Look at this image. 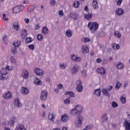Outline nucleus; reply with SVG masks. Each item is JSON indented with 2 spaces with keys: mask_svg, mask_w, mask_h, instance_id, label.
<instances>
[{
  "mask_svg": "<svg viewBox=\"0 0 130 130\" xmlns=\"http://www.w3.org/2000/svg\"><path fill=\"white\" fill-rule=\"evenodd\" d=\"M65 95H70V97H75V94L73 91H67L65 92Z\"/></svg>",
  "mask_w": 130,
  "mask_h": 130,
  "instance_id": "7c9ffc66",
  "label": "nucleus"
},
{
  "mask_svg": "<svg viewBox=\"0 0 130 130\" xmlns=\"http://www.w3.org/2000/svg\"><path fill=\"white\" fill-rule=\"evenodd\" d=\"M123 125L125 130H130V120H125L123 122Z\"/></svg>",
  "mask_w": 130,
  "mask_h": 130,
  "instance_id": "1a4fd4ad",
  "label": "nucleus"
},
{
  "mask_svg": "<svg viewBox=\"0 0 130 130\" xmlns=\"http://www.w3.org/2000/svg\"><path fill=\"white\" fill-rule=\"evenodd\" d=\"M82 82H81V80H78L76 82V85H77V87L76 88V89L78 92H82L83 91V84H82Z\"/></svg>",
  "mask_w": 130,
  "mask_h": 130,
  "instance_id": "39448f33",
  "label": "nucleus"
},
{
  "mask_svg": "<svg viewBox=\"0 0 130 130\" xmlns=\"http://www.w3.org/2000/svg\"><path fill=\"white\" fill-rule=\"evenodd\" d=\"M79 70L78 69V68H77V67H73L72 68V73L73 75H75V74H77V73H78Z\"/></svg>",
  "mask_w": 130,
  "mask_h": 130,
  "instance_id": "cd10ccee",
  "label": "nucleus"
},
{
  "mask_svg": "<svg viewBox=\"0 0 130 130\" xmlns=\"http://www.w3.org/2000/svg\"><path fill=\"white\" fill-rule=\"evenodd\" d=\"M7 70L8 71H11L12 70V68H10V66H7L6 68H3L1 70V74L2 75V78L4 79L5 80L8 79V71H7Z\"/></svg>",
  "mask_w": 130,
  "mask_h": 130,
  "instance_id": "f03ea898",
  "label": "nucleus"
},
{
  "mask_svg": "<svg viewBox=\"0 0 130 130\" xmlns=\"http://www.w3.org/2000/svg\"><path fill=\"white\" fill-rule=\"evenodd\" d=\"M33 41V39L31 37L27 38L25 39V43L28 44V43H31Z\"/></svg>",
  "mask_w": 130,
  "mask_h": 130,
  "instance_id": "c9c22d12",
  "label": "nucleus"
},
{
  "mask_svg": "<svg viewBox=\"0 0 130 130\" xmlns=\"http://www.w3.org/2000/svg\"><path fill=\"white\" fill-rule=\"evenodd\" d=\"M39 28H40L39 24H36L35 26V30H38Z\"/></svg>",
  "mask_w": 130,
  "mask_h": 130,
  "instance_id": "69168bd1",
  "label": "nucleus"
},
{
  "mask_svg": "<svg viewBox=\"0 0 130 130\" xmlns=\"http://www.w3.org/2000/svg\"><path fill=\"white\" fill-rule=\"evenodd\" d=\"M116 67L118 70H121L123 69V64L121 62H119L116 65Z\"/></svg>",
  "mask_w": 130,
  "mask_h": 130,
  "instance_id": "5701e85b",
  "label": "nucleus"
},
{
  "mask_svg": "<svg viewBox=\"0 0 130 130\" xmlns=\"http://www.w3.org/2000/svg\"><path fill=\"white\" fill-rule=\"evenodd\" d=\"M15 120H16V118L15 117H12V119L10 120L8 123H10L12 125L15 124Z\"/></svg>",
  "mask_w": 130,
  "mask_h": 130,
  "instance_id": "72a5a7b5",
  "label": "nucleus"
},
{
  "mask_svg": "<svg viewBox=\"0 0 130 130\" xmlns=\"http://www.w3.org/2000/svg\"><path fill=\"white\" fill-rule=\"evenodd\" d=\"M28 48L31 50H34V44H31L28 46Z\"/></svg>",
  "mask_w": 130,
  "mask_h": 130,
  "instance_id": "864d4df0",
  "label": "nucleus"
},
{
  "mask_svg": "<svg viewBox=\"0 0 130 130\" xmlns=\"http://www.w3.org/2000/svg\"><path fill=\"white\" fill-rule=\"evenodd\" d=\"M82 76L83 78H86L87 74H86V71L83 70L81 72Z\"/></svg>",
  "mask_w": 130,
  "mask_h": 130,
  "instance_id": "09e8293b",
  "label": "nucleus"
},
{
  "mask_svg": "<svg viewBox=\"0 0 130 130\" xmlns=\"http://www.w3.org/2000/svg\"><path fill=\"white\" fill-rule=\"evenodd\" d=\"M20 44H21V41H17V42L13 43V45L15 48H17L20 46Z\"/></svg>",
  "mask_w": 130,
  "mask_h": 130,
  "instance_id": "c756f323",
  "label": "nucleus"
},
{
  "mask_svg": "<svg viewBox=\"0 0 130 130\" xmlns=\"http://www.w3.org/2000/svg\"><path fill=\"white\" fill-rule=\"evenodd\" d=\"M70 18L73 19V20H76L78 19V15L76 13H70V15L69 16Z\"/></svg>",
  "mask_w": 130,
  "mask_h": 130,
  "instance_id": "dca6fc26",
  "label": "nucleus"
},
{
  "mask_svg": "<svg viewBox=\"0 0 130 130\" xmlns=\"http://www.w3.org/2000/svg\"><path fill=\"white\" fill-rule=\"evenodd\" d=\"M73 6L74 8H78L79 6H80V2H79V1L74 2Z\"/></svg>",
  "mask_w": 130,
  "mask_h": 130,
  "instance_id": "a19ab883",
  "label": "nucleus"
},
{
  "mask_svg": "<svg viewBox=\"0 0 130 130\" xmlns=\"http://www.w3.org/2000/svg\"><path fill=\"white\" fill-rule=\"evenodd\" d=\"M3 20L4 21H7V22H8V21H9V18H6V14H3Z\"/></svg>",
  "mask_w": 130,
  "mask_h": 130,
  "instance_id": "4d7b16f0",
  "label": "nucleus"
},
{
  "mask_svg": "<svg viewBox=\"0 0 130 130\" xmlns=\"http://www.w3.org/2000/svg\"><path fill=\"white\" fill-rule=\"evenodd\" d=\"M62 130H68V127L67 126H63Z\"/></svg>",
  "mask_w": 130,
  "mask_h": 130,
  "instance_id": "774afa93",
  "label": "nucleus"
},
{
  "mask_svg": "<svg viewBox=\"0 0 130 130\" xmlns=\"http://www.w3.org/2000/svg\"><path fill=\"white\" fill-rule=\"evenodd\" d=\"M64 101L65 104H70V103H71V100L70 99V98H67Z\"/></svg>",
  "mask_w": 130,
  "mask_h": 130,
  "instance_id": "de8ad7c7",
  "label": "nucleus"
},
{
  "mask_svg": "<svg viewBox=\"0 0 130 130\" xmlns=\"http://www.w3.org/2000/svg\"><path fill=\"white\" fill-rule=\"evenodd\" d=\"M22 77L24 79H28V76H29V73L27 70H24L22 73Z\"/></svg>",
  "mask_w": 130,
  "mask_h": 130,
  "instance_id": "2eb2a0df",
  "label": "nucleus"
},
{
  "mask_svg": "<svg viewBox=\"0 0 130 130\" xmlns=\"http://www.w3.org/2000/svg\"><path fill=\"white\" fill-rule=\"evenodd\" d=\"M101 120L102 122H106L107 120H108V118H107V114L103 115Z\"/></svg>",
  "mask_w": 130,
  "mask_h": 130,
  "instance_id": "4be33fe9",
  "label": "nucleus"
},
{
  "mask_svg": "<svg viewBox=\"0 0 130 130\" xmlns=\"http://www.w3.org/2000/svg\"><path fill=\"white\" fill-rule=\"evenodd\" d=\"M102 92L105 96H107L108 97H110V93L108 92V90L105 88H103Z\"/></svg>",
  "mask_w": 130,
  "mask_h": 130,
  "instance_id": "a211bd4d",
  "label": "nucleus"
},
{
  "mask_svg": "<svg viewBox=\"0 0 130 130\" xmlns=\"http://www.w3.org/2000/svg\"><path fill=\"white\" fill-rule=\"evenodd\" d=\"M81 50L83 53H84V54H86L87 52H89V48L86 46H83L82 47Z\"/></svg>",
  "mask_w": 130,
  "mask_h": 130,
  "instance_id": "412c9836",
  "label": "nucleus"
},
{
  "mask_svg": "<svg viewBox=\"0 0 130 130\" xmlns=\"http://www.w3.org/2000/svg\"><path fill=\"white\" fill-rule=\"evenodd\" d=\"M120 86H121V83L119 82V81H117L116 84L115 89L116 90H119V88H120Z\"/></svg>",
  "mask_w": 130,
  "mask_h": 130,
  "instance_id": "e433bc0d",
  "label": "nucleus"
},
{
  "mask_svg": "<svg viewBox=\"0 0 130 130\" xmlns=\"http://www.w3.org/2000/svg\"><path fill=\"white\" fill-rule=\"evenodd\" d=\"M112 106L113 108H115V107H118V105L117 104V103H116V102H112Z\"/></svg>",
  "mask_w": 130,
  "mask_h": 130,
  "instance_id": "a18cd8bd",
  "label": "nucleus"
},
{
  "mask_svg": "<svg viewBox=\"0 0 130 130\" xmlns=\"http://www.w3.org/2000/svg\"><path fill=\"white\" fill-rule=\"evenodd\" d=\"M13 104L16 107H22V103H21L20 100L18 98L15 99Z\"/></svg>",
  "mask_w": 130,
  "mask_h": 130,
  "instance_id": "423d86ee",
  "label": "nucleus"
},
{
  "mask_svg": "<svg viewBox=\"0 0 130 130\" xmlns=\"http://www.w3.org/2000/svg\"><path fill=\"white\" fill-rule=\"evenodd\" d=\"M34 83L36 84V85H38V86H40L41 85V82H40V79L39 78H37L36 80L34 81Z\"/></svg>",
  "mask_w": 130,
  "mask_h": 130,
  "instance_id": "79ce46f5",
  "label": "nucleus"
},
{
  "mask_svg": "<svg viewBox=\"0 0 130 130\" xmlns=\"http://www.w3.org/2000/svg\"><path fill=\"white\" fill-rule=\"evenodd\" d=\"M117 5L118 6H120L121 5V3L122 2V0H117Z\"/></svg>",
  "mask_w": 130,
  "mask_h": 130,
  "instance_id": "13d9d810",
  "label": "nucleus"
},
{
  "mask_svg": "<svg viewBox=\"0 0 130 130\" xmlns=\"http://www.w3.org/2000/svg\"><path fill=\"white\" fill-rule=\"evenodd\" d=\"M92 17V14L91 13H88L87 14H84V18L86 19V20H91Z\"/></svg>",
  "mask_w": 130,
  "mask_h": 130,
  "instance_id": "393cba45",
  "label": "nucleus"
},
{
  "mask_svg": "<svg viewBox=\"0 0 130 130\" xmlns=\"http://www.w3.org/2000/svg\"><path fill=\"white\" fill-rule=\"evenodd\" d=\"M101 61H102V60H101V58H98L96 59V62H101Z\"/></svg>",
  "mask_w": 130,
  "mask_h": 130,
  "instance_id": "338daca9",
  "label": "nucleus"
},
{
  "mask_svg": "<svg viewBox=\"0 0 130 130\" xmlns=\"http://www.w3.org/2000/svg\"><path fill=\"white\" fill-rule=\"evenodd\" d=\"M37 38L39 41H42L43 40V36L41 34L38 35Z\"/></svg>",
  "mask_w": 130,
  "mask_h": 130,
  "instance_id": "4c0bfd02",
  "label": "nucleus"
},
{
  "mask_svg": "<svg viewBox=\"0 0 130 130\" xmlns=\"http://www.w3.org/2000/svg\"><path fill=\"white\" fill-rule=\"evenodd\" d=\"M71 59L74 60V61H80L81 60V58L78 57H76L75 55H72L71 56Z\"/></svg>",
  "mask_w": 130,
  "mask_h": 130,
  "instance_id": "b1692460",
  "label": "nucleus"
},
{
  "mask_svg": "<svg viewBox=\"0 0 130 130\" xmlns=\"http://www.w3.org/2000/svg\"><path fill=\"white\" fill-rule=\"evenodd\" d=\"M60 68L62 70H65L66 68H67V65L64 63L60 64Z\"/></svg>",
  "mask_w": 130,
  "mask_h": 130,
  "instance_id": "49530a36",
  "label": "nucleus"
},
{
  "mask_svg": "<svg viewBox=\"0 0 130 130\" xmlns=\"http://www.w3.org/2000/svg\"><path fill=\"white\" fill-rule=\"evenodd\" d=\"M47 96H48V92H47L46 90H43L41 93L40 99L41 101H45L47 98Z\"/></svg>",
  "mask_w": 130,
  "mask_h": 130,
  "instance_id": "20e7f679",
  "label": "nucleus"
},
{
  "mask_svg": "<svg viewBox=\"0 0 130 130\" xmlns=\"http://www.w3.org/2000/svg\"><path fill=\"white\" fill-rule=\"evenodd\" d=\"M88 28H89V30L91 32H93V31H96L98 28H99V25L96 22H89L88 23Z\"/></svg>",
  "mask_w": 130,
  "mask_h": 130,
  "instance_id": "7ed1b4c3",
  "label": "nucleus"
},
{
  "mask_svg": "<svg viewBox=\"0 0 130 130\" xmlns=\"http://www.w3.org/2000/svg\"><path fill=\"white\" fill-rule=\"evenodd\" d=\"M24 33H25V35H23L21 34L22 39H23V40H24V39H26V38L27 37V35H28V34H26L25 32Z\"/></svg>",
  "mask_w": 130,
  "mask_h": 130,
  "instance_id": "8fccbe9b",
  "label": "nucleus"
},
{
  "mask_svg": "<svg viewBox=\"0 0 130 130\" xmlns=\"http://www.w3.org/2000/svg\"><path fill=\"white\" fill-rule=\"evenodd\" d=\"M28 12H32V11H34V8H33V6L29 7L27 9Z\"/></svg>",
  "mask_w": 130,
  "mask_h": 130,
  "instance_id": "3c124183",
  "label": "nucleus"
},
{
  "mask_svg": "<svg viewBox=\"0 0 130 130\" xmlns=\"http://www.w3.org/2000/svg\"><path fill=\"white\" fill-rule=\"evenodd\" d=\"M25 34H28V32H27V30L23 29L22 32L21 33V34H22L23 35H25Z\"/></svg>",
  "mask_w": 130,
  "mask_h": 130,
  "instance_id": "bf43d9fd",
  "label": "nucleus"
},
{
  "mask_svg": "<svg viewBox=\"0 0 130 130\" xmlns=\"http://www.w3.org/2000/svg\"><path fill=\"white\" fill-rule=\"evenodd\" d=\"M13 28L16 30V31H19V30H20V25H19V22L18 21L14 22Z\"/></svg>",
  "mask_w": 130,
  "mask_h": 130,
  "instance_id": "ddd939ff",
  "label": "nucleus"
},
{
  "mask_svg": "<svg viewBox=\"0 0 130 130\" xmlns=\"http://www.w3.org/2000/svg\"><path fill=\"white\" fill-rule=\"evenodd\" d=\"M115 13L118 16H121V15H123V14H124V11H123V9L119 8L116 10Z\"/></svg>",
  "mask_w": 130,
  "mask_h": 130,
  "instance_id": "9d476101",
  "label": "nucleus"
},
{
  "mask_svg": "<svg viewBox=\"0 0 130 130\" xmlns=\"http://www.w3.org/2000/svg\"><path fill=\"white\" fill-rule=\"evenodd\" d=\"M82 112V107L79 105H77L70 112L71 115H73V116L78 115L75 122V124L76 127L82 126V122L84 121L83 117L80 115Z\"/></svg>",
  "mask_w": 130,
  "mask_h": 130,
  "instance_id": "f257e3e1",
  "label": "nucleus"
},
{
  "mask_svg": "<svg viewBox=\"0 0 130 130\" xmlns=\"http://www.w3.org/2000/svg\"><path fill=\"white\" fill-rule=\"evenodd\" d=\"M58 15L59 17H63V11L62 10L59 11Z\"/></svg>",
  "mask_w": 130,
  "mask_h": 130,
  "instance_id": "603ef678",
  "label": "nucleus"
},
{
  "mask_svg": "<svg viewBox=\"0 0 130 130\" xmlns=\"http://www.w3.org/2000/svg\"><path fill=\"white\" fill-rule=\"evenodd\" d=\"M115 46H116V48L117 50L119 49V48H120V47L119 46V45H118V44L116 45V44H113V48L114 49H115Z\"/></svg>",
  "mask_w": 130,
  "mask_h": 130,
  "instance_id": "c03bdc74",
  "label": "nucleus"
},
{
  "mask_svg": "<svg viewBox=\"0 0 130 130\" xmlns=\"http://www.w3.org/2000/svg\"><path fill=\"white\" fill-rule=\"evenodd\" d=\"M15 130H26V128L24 127V125L18 124L15 128Z\"/></svg>",
  "mask_w": 130,
  "mask_h": 130,
  "instance_id": "aec40b11",
  "label": "nucleus"
},
{
  "mask_svg": "<svg viewBox=\"0 0 130 130\" xmlns=\"http://www.w3.org/2000/svg\"><path fill=\"white\" fill-rule=\"evenodd\" d=\"M11 51L12 52V53L13 54H14V55H16V53L18 52V50H17V48L15 47L14 48H12Z\"/></svg>",
  "mask_w": 130,
  "mask_h": 130,
  "instance_id": "58836bf2",
  "label": "nucleus"
},
{
  "mask_svg": "<svg viewBox=\"0 0 130 130\" xmlns=\"http://www.w3.org/2000/svg\"><path fill=\"white\" fill-rule=\"evenodd\" d=\"M20 91L23 95H28L29 94V89L26 86L22 87Z\"/></svg>",
  "mask_w": 130,
  "mask_h": 130,
  "instance_id": "0eeeda50",
  "label": "nucleus"
},
{
  "mask_svg": "<svg viewBox=\"0 0 130 130\" xmlns=\"http://www.w3.org/2000/svg\"><path fill=\"white\" fill-rule=\"evenodd\" d=\"M66 35L68 37H72V36H73L72 30H71V29L67 30L66 32Z\"/></svg>",
  "mask_w": 130,
  "mask_h": 130,
  "instance_id": "c85d7f7f",
  "label": "nucleus"
},
{
  "mask_svg": "<svg viewBox=\"0 0 130 130\" xmlns=\"http://www.w3.org/2000/svg\"><path fill=\"white\" fill-rule=\"evenodd\" d=\"M102 92L105 96H107L108 97H110V93L108 92V90L105 88H103Z\"/></svg>",
  "mask_w": 130,
  "mask_h": 130,
  "instance_id": "f3484780",
  "label": "nucleus"
},
{
  "mask_svg": "<svg viewBox=\"0 0 130 130\" xmlns=\"http://www.w3.org/2000/svg\"><path fill=\"white\" fill-rule=\"evenodd\" d=\"M50 5H52V6H55V4H56V2H55L54 0H51L50 2Z\"/></svg>",
  "mask_w": 130,
  "mask_h": 130,
  "instance_id": "6e6d98bb",
  "label": "nucleus"
},
{
  "mask_svg": "<svg viewBox=\"0 0 130 130\" xmlns=\"http://www.w3.org/2000/svg\"><path fill=\"white\" fill-rule=\"evenodd\" d=\"M48 28L46 26H44L42 29V33L45 35H47L48 34Z\"/></svg>",
  "mask_w": 130,
  "mask_h": 130,
  "instance_id": "6ab92c4d",
  "label": "nucleus"
},
{
  "mask_svg": "<svg viewBox=\"0 0 130 130\" xmlns=\"http://www.w3.org/2000/svg\"><path fill=\"white\" fill-rule=\"evenodd\" d=\"M12 12L14 14H17L18 13H20V10H19V8H18V6H16L13 8Z\"/></svg>",
  "mask_w": 130,
  "mask_h": 130,
  "instance_id": "bb28decb",
  "label": "nucleus"
},
{
  "mask_svg": "<svg viewBox=\"0 0 130 130\" xmlns=\"http://www.w3.org/2000/svg\"><path fill=\"white\" fill-rule=\"evenodd\" d=\"M62 87H63V86L62 85V84H59L58 85V88H59V89L60 90H61V89H62Z\"/></svg>",
  "mask_w": 130,
  "mask_h": 130,
  "instance_id": "e2e57ef3",
  "label": "nucleus"
},
{
  "mask_svg": "<svg viewBox=\"0 0 130 130\" xmlns=\"http://www.w3.org/2000/svg\"><path fill=\"white\" fill-rule=\"evenodd\" d=\"M3 97L6 100L10 99V98H12V93L10 91H8L3 95Z\"/></svg>",
  "mask_w": 130,
  "mask_h": 130,
  "instance_id": "f8f14e48",
  "label": "nucleus"
},
{
  "mask_svg": "<svg viewBox=\"0 0 130 130\" xmlns=\"http://www.w3.org/2000/svg\"><path fill=\"white\" fill-rule=\"evenodd\" d=\"M121 102L123 104H125L126 102V99L125 98V95L123 94L122 96H121Z\"/></svg>",
  "mask_w": 130,
  "mask_h": 130,
  "instance_id": "a878e982",
  "label": "nucleus"
},
{
  "mask_svg": "<svg viewBox=\"0 0 130 130\" xmlns=\"http://www.w3.org/2000/svg\"><path fill=\"white\" fill-rule=\"evenodd\" d=\"M3 39L4 41V43H6V44H8V43L7 42V39H8V37L7 36H5Z\"/></svg>",
  "mask_w": 130,
  "mask_h": 130,
  "instance_id": "5fc2aeb1",
  "label": "nucleus"
},
{
  "mask_svg": "<svg viewBox=\"0 0 130 130\" xmlns=\"http://www.w3.org/2000/svg\"><path fill=\"white\" fill-rule=\"evenodd\" d=\"M92 7H93V9H98V8H99L98 3H97L96 1H93V3H92Z\"/></svg>",
  "mask_w": 130,
  "mask_h": 130,
  "instance_id": "473e14b6",
  "label": "nucleus"
},
{
  "mask_svg": "<svg viewBox=\"0 0 130 130\" xmlns=\"http://www.w3.org/2000/svg\"><path fill=\"white\" fill-rule=\"evenodd\" d=\"M97 72L98 74H100V75H105L106 74V71L105 68H100L98 70H97Z\"/></svg>",
  "mask_w": 130,
  "mask_h": 130,
  "instance_id": "9b49d317",
  "label": "nucleus"
},
{
  "mask_svg": "<svg viewBox=\"0 0 130 130\" xmlns=\"http://www.w3.org/2000/svg\"><path fill=\"white\" fill-rule=\"evenodd\" d=\"M114 35L117 37V38H120V37H121V33H120V31H116Z\"/></svg>",
  "mask_w": 130,
  "mask_h": 130,
  "instance_id": "ea45409f",
  "label": "nucleus"
},
{
  "mask_svg": "<svg viewBox=\"0 0 130 130\" xmlns=\"http://www.w3.org/2000/svg\"><path fill=\"white\" fill-rule=\"evenodd\" d=\"M89 41H91V40L90 39H89V38H86L84 39V42L85 43H87V42H89Z\"/></svg>",
  "mask_w": 130,
  "mask_h": 130,
  "instance_id": "052dcab7",
  "label": "nucleus"
},
{
  "mask_svg": "<svg viewBox=\"0 0 130 130\" xmlns=\"http://www.w3.org/2000/svg\"><path fill=\"white\" fill-rule=\"evenodd\" d=\"M34 72L38 76H43V70L36 68L34 69Z\"/></svg>",
  "mask_w": 130,
  "mask_h": 130,
  "instance_id": "6e6552de",
  "label": "nucleus"
},
{
  "mask_svg": "<svg viewBox=\"0 0 130 130\" xmlns=\"http://www.w3.org/2000/svg\"><path fill=\"white\" fill-rule=\"evenodd\" d=\"M94 94H95L96 96H100V95H101V89L99 88L95 90L94 91Z\"/></svg>",
  "mask_w": 130,
  "mask_h": 130,
  "instance_id": "2f4dec72",
  "label": "nucleus"
},
{
  "mask_svg": "<svg viewBox=\"0 0 130 130\" xmlns=\"http://www.w3.org/2000/svg\"><path fill=\"white\" fill-rule=\"evenodd\" d=\"M17 7L18 8V10H19L20 12H22L24 9H25V7L23 5H18L17 6Z\"/></svg>",
  "mask_w": 130,
  "mask_h": 130,
  "instance_id": "37998d69",
  "label": "nucleus"
},
{
  "mask_svg": "<svg viewBox=\"0 0 130 130\" xmlns=\"http://www.w3.org/2000/svg\"><path fill=\"white\" fill-rule=\"evenodd\" d=\"M46 82H50V78H49V77H47L46 78Z\"/></svg>",
  "mask_w": 130,
  "mask_h": 130,
  "instance_id": "0e129e2a",
  "label": "nucleus"
},
{
  "mask_svg": "<svg viewBox=\"0 0 130 130\" xmlns=\"http://www.w3.org/2000/svg\"><path fill=\"white\" fill-rule=\"evenodd\" d=\"M54 116L53 115V114H49L48 115V118L49 119V120H51V121H54L53 119L54 118Z\"/></svg>",
  "mask_w": 130,
  "mask_h": 130,
  "instance_id": "f704fd0d",
  "label": "nucleus"
},
{
  "mask_svg": "<svg viewBox=\"0 0 130 130\" xmlns=\"http://www.w3.org/2000/svg\"><path fill=\"white\" fill-rule=\"evenodd\" d=\"M61 119L62 121H63L64 122H67V121L69 120V117L68 116V115H67V114H64L61 116Z\"/></svg>",
  "mask_w": 130,
  "mask_h": 130,
  "instance_id": "4468645a",
  "label": "nucleus"
},
{
  "mask_svg": "<svg viewBox=\"0 0 130 130\" xmlns=\"http://www.w3.org/2000/svg\"><path fill=\"white\" fill-rule=\"evenodd\" d=\"M11 61L12 62H16V59H15V58L14 57H12L11 58Z\"/></svg>",
  "mask_w": 130,
  "mask_h": 130,
  "instance_id": "680f3d73",
  "label": "nucleus"
}]
</instances>
